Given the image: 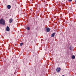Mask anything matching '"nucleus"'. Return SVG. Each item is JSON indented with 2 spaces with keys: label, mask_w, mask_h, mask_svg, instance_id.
Returning a JSON list of instances; mask_svg holds the SVG:
<instances>
[{
  "label": "nucleus",
  "mask_w": 76,
  "mask_h": 76,
  "mask_svg": "<svg viewBox=\"0 0 76 76\" xmlns=\"http://www.w3.org/2000/svg\"><path fill=\"white\" fill-rule=\"evenodd\" d=\"M0 23L1 25H4L5 24V21H4V20L3 19H1L0 20Z\"/></svg>",
  "instance_id": "obj_1"
},
{
  "label": "nucleus",
  "mask_w": 76,
  "mask_h": 76,
  "mask_svg": "<svg viewBox=\"0 0 76 76\" xmlns=\"http://www.w3.org/2000/svg\"><path fill=\"white\" fill-rule=\"evenodd\" d=\"M69 1H72V0H69Z\"/></svg>",
  "instance_id": "obj_12"
},
{
  "label": "nucleus",
  "mask_w": 76,
  "mask_h": 76,
  "mask_svg": "<svg viewBox=\"0 0 76 76\" xmlns=\"http://www.w3.org/2000/svg\"><path fill=\"white\" fill-rule=\"evenodd\" d=\"M30 10H31V11H32V10H31L30 9Z\"/></svg>",
  "instance_id": "obj_13"
},
{
  "label": "nucleus",
  "mask_w": 76,
  "mask_h": 76,
  "mask_svg": "<svg viewBox=\"0 0 76 76\" xmlns=\"http://www.w3.org/2000/svg\"><path fill=\"white\" fill-rule=\"evenodd\" d=\"M46 30L47 32H49L50 31V28H48L46 29Z\"/></svg>",
  "instance_id": "obj_5"
},
{
  "label": "nucleus",
  "mask_w": 76,
  "mask_h": 76,
  "mask_svg": "<svg viewBox=\"0 0 76 76\" xmlns=\"http://www.w3.org/2000/svg\"><path fill=\"white\" fill-rule=\"evenodd\" d=\"M7 8L8 9H10V8H11V6L9 5H8L7 6Z\"/></svg>",
  "instance_id": "obj_4"
},
{
  "label": "nucleus",
  "mask_w": 76,
  "mask_h": 76,
  "mask_svg": "<svg viewBox=\"0 0 76 76\" xmlns=\"http://www.w3.org/2000/svg\"><path fill=\"white\" fill-rule=\"evenodd\" d=\"M61 70V69L60 68H58L56 69V71L57 72H59Z\"/></svg>",
  "instance_id": "obj_2"
},
{
  "label": "nucleus",
  "mask_w": 76,
  "mask_h": 76,
  "mask_svg": "<svg viewBox=\"0 0 76 76\" xmlns=\"http://www.w3.org/2000/svg\"><path fill=\"white\" fill-rule=\"evenodd\" d=\"M12 21H13V19H12V18H11V19H10V23H12Z\"/></svg>",
  "instance_id": "obj_7"
},
{
  "label": "nucleus",
  "mask_w": 76,
  "mask_h": 76,
  "mask_svg": "<svg viewBox=\"0 0 76 76\" xmlns=\"http://www.w3.org/2000/svg\"><path fill=\"white\" fill-rule=\"evenodd\" d=\"M55 34H56V33H53L51 35V37H54V36H55Z\"/></svg>",
  "instance_id": "obj_3"
},
{
  "label": "nucleus",
  "mask_w": 76,
  "mask_h": 76,
  "mask_svg": "<svg viewBox=\"0 0 76 76\" xmlns=\"http://www.w3.org/2000/svg\"><path fill=\"white\" fill-rule=\"evenodd\" d=\"M27 29L28 31H29V30L30 29V28H29V27H27Z\"/></svg>",
  "instance_id": "obj_10"
},
{
  "label": "nucleus",
  "mask_w": 76,
  "mask_h": 76,
  "mask_svg": "<svg viewBox=\"0 0 76 76\" xmlns=\"http://www.w3.org/2000/svg\"><path fill=\"white\" fill-rule=\"evenodd\" d=\"M6 31H10V28L9 26H7L6 28Z\"/></svg>",
  "instance_id": "obj_6"
},
{
  "label": "nucleus",
  "mask_w": 76,
  "mask_h": 76,
  "mask_svg": "<svg viewBox=\"0 0 76 76\" xmlns=\"http://www.w3.org/2000/svg\"><path fill=\"white\" fill-rule=\"evenodd\" d=\"M23 45V43H20V45L21 46H22V45Z\"/></svg>",
  "instance_id": "obj_11"
},
{
  "label": "nucleus",
  "mask_w": 76,
  "mask_h": 76,
  "mask_svg": "<svg viewBox=\"0 0 76 76\" xmlns=\"http://www.w3.org/2000/svg\"><path fill=\"white\" fill-rule=\"evenodd\" d=\"M72 59H75V56L74 55H72Z\"/></svg>",
  "instance_id": "obj_8"
},
{
  "label": "nucleus",
  "mask_w": 76,
  "mask_h": 76,
  "mask_svg": "<svg viewBox=\"0 0 76 76\" xmlns=\"http://www.w3.org/2000/svg\"><path fill=\"white\" fill-rule=\"evenodd\" d=\"M75 2H76V0H75Z\"/></svg>",
  "instance_id": "obj_14"
},
{
  "label": "nucleus",
  "mask_w": 76,
  "mask_h": 76,
  "mask_svg": "<svg viewBox=\"0 0 76 76\" xmlns=\"http://www.w3.org/2000/svg\"><path fill=\"white\" fill-rule=\"evenodd\" d=\"M69 49L70 50H72V46H70Z\"/></svg>",
  "instance_id": "obj_9"
}]
</instances>
